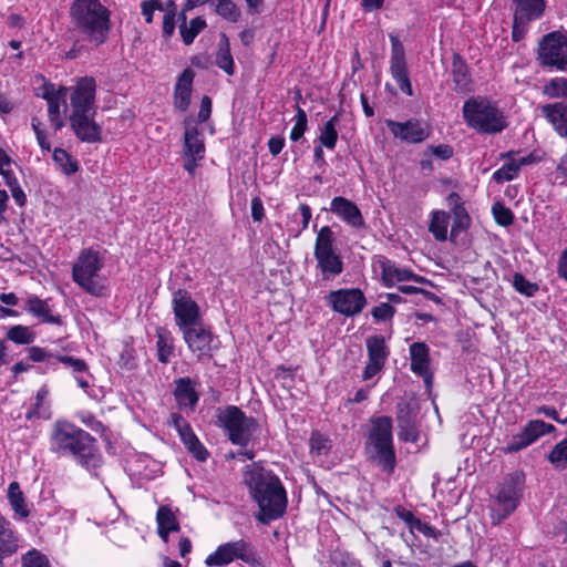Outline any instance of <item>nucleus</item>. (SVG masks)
<instances>
[{
	"instance_id": "nucleus-47",
	"label": "nucleus",
	"mask_w": 567,
	"mask_h": 567,
	"mask_svg": "<svg viewBox=\"0 0 567 567\" xmlns=\"http://www.w3.org/2000/svg\"><path fill=\"white\" fill-rule=\"evenodd\" d=\"M7 338L17 344H30L34 341L35 333L27 326L17 324L8 330Z\"/></svg>"
},
{
	"instance_id": "nucleus-17",
	"label": "nucleus",
	"mask_w": 567,
	"mask_h": 567,
	"mask_svg": "<svg viewBox=\"0 0 567 567\" xmlns=\"http://www.w3.org/2000/svg\"><path fill=\"white\" fill-rule=\"evenodd\" d=\"M329 210L353 229L361 230L367 227L358 205L343 196L334 197L330 203Z\"/></svg>"
},
{
	"instance_id": "nucleus-1",
	"label": "nucleus",
	"mask_w": 567,
	"mask_h": 567,
	"mask_svg": "<svg viewBox=\"0 0 567 567\" xmlns=\"http://www.w3.org/2000/svg\"><path fill=\"white\" fill-rule=\"evenodd\" d=\"M245 483L258 505L259 513L256 518L260 523L268 524L285 514L288 504L287 492L278 476L258 463H251L247 466Z\"/></svg>"
},
{
	"instance_id": "nucleus-53",
	"label": "nucleus",
	"mask_w": 567,
	"mask_h": 567,
	"mask_svg": "<svg viewBox=\"0 0 567 567\" xmlns=\"http://www.w3.org/2000/svg\"><path fill=\"white\" fill-rule=\"evenodd\" d=\"M513 287L516 289V291L526 297H533L539 290L537 284L530 282L519 272H516L513 276Z\"/></svg>"
},
{
	"instance_id": "nucleus-13",
	"label": "nucleus",
	"mask_w": 567,
	"mask_h": 567,
	"mask_svg": "<svg viewBox=\"0 0 567 567\" xmlns=\"http://www.w3.org/2000/svg\"><path fill=\"white\" fill-rule=\"evenodd\" d=\"M96 82L91 76L81 78L70 95L71 113H96Z\"/></svg>"
},
{
	"instance_id": "nucleus-39",
	"label": "nucleus",
	"mask_w": 567,
	"mask_h": 567,
	"mask_svg": "<svg viewBox=\"0 0 567 567\" xmlns=\"http://www.w3.org/2000/svg\"><path fill=\"white\" fill-rule=\"evenodd\" d=\"M48 396L49 388L44 384L38 390L35 401L31 409L25 413V417L29 420L32 417L49 419L51 413L48 404Z\"/></svg>"
},
{
	"instance_id": "nucleus-48",
	"label": "nucleus",
	"mask_w": 567,
	"mask_h": 567,
	"mask_svg": "<svg viewBox=\"0 0 567 567\" xmlns=\"http://www.w3.org/2000/svg\"><path fill=\"white\" fill-rule=\"evenodd\" d=\"M156 346L158 361L167 363L174 353L173 339L166 333L158 332Z\"/></svg>"
},
{
	"instance_id": "nucleus-3",
	"label": "nucleus",
	"mask_w": 567,
	"mask_h": 567,
	"mask_svg": "<svg viewBox=\"0 0 567 567\" xmlns=\"http://www.w3.org/2000/svg\"><path fill=\"white\" fill-rule=\"evenodd\" d=\"M216 424L224 429L229 441L238 445L237 455L252 460L255 450L251 446L254 435L259 431V423L252 416H247L238 406L228 405L218 409Z\"/></svg>"
},
{
	"instance_id": "nucleus-4",
	"label": "nucleus",
	"mask_w": 567,
	"mask_h": 567,
	"mask_svg": "<svg viewBox=\"0 0 567 567\" xmlns=\"http://www.w3.org/2000/svg\"><path fill=\"white\" fill-rule=\"evenodd\" d=\"M525 488V474L515 471L504 477L497 486L491 502V519L494 525H499L511 516L520 504Z\"/></svg>"
},
{
	"instance_id": "nucleus-55",
	"label": "nucleus",
	"mask_w": 567,
	"mask_h": 567,
	"mask_svg": "<svg viewBox=\"0 0 567 567\" xmlns=\"http://www.w3.org/2000/svg\"><path fill=\"white\" fill-rule=\"evenodd\" d=\"M55 359L69 368L74 375L89 371L86 362L82 359L73 358L71 355H56Z\"/></svg>"
},
{
	"instance_id": "nucleus-25",
	"label": "nucleus",
	"mask_w": 567,
	"mask_h": 567,
	"mask_svg": "<svg viewBox=\"0 0 567 567\" xmlns=\"http://www.w3.org/2000/svg\"><path fill=\"white\" fill-rule=\"evenodd\" d=\"M411 370L415 374L423 378L424 382L430 385L432 373L430 371L429 347L423 342H415L410 347Z\"/></svg>"
},
{
	"instance_id": "nucleus-34",
	"label": "nucleus",
	"mask_w": 567,
	"mask_h": 567,
	"mask_svg": "<svg viewBox=\"0 0 567 567\" xmlns=\"http://www.w3.org/2000/svg\"><path fill=\"white\" fill-rule=\"evenodd\" d=\"M25 309L32 316L41 319L43 322L51 324H62V319L60 316H54L51 313L50 307L47 300H42L38 297H31L27 301Z\"/></svg>"
},
{
	"instance_id": "nucleus-19",
	"label": "nucleus",
	"mask_w": 567,
	"mask_h": 567,
	"mask_svg": "<svg viewBox=\"0 0 567 567\" xmlns=\"http://www.w3.org/2000/svg\"><path fill=\"white\" fill-rule=\"evenodd\" d=\"M185 342L189 350L197 353L200 359L204 355H210L213 333L200 324H194L182 330Z\"/></svg>"
},
{
	"instance_id": "nucleus-7",
	"label": "nucleus",
	"mask_w": 567,
	"mask_h": 567,
	"mask_svg": "<svg viewBox=\"0 0 567 567\" xmlns=\"http://www.w3.org/2000/svg\"><path fill=\"white\" fill-rule=\"evenodd\" d=\"M103 268V260L97 250L85 248L81 250L72 267L73 281L85 292L102 297L105 295V286L97 280L99 272Z\"/></svg>"
},
{
	"instance_id": "nucleus-28",
	"label": "nucleus",
	"mask_w": 567,
	"mask_h": 567,
	"mask_svg": "<svg viewBox=\"0 0 567 567\" xmlns=\"http://www.w3.org/2000/svg\"><path fill=\"white\" fill-rule=\"evenodd\" d=\"M19 534L12 524L0 513V567L3 560L19 548Z\"/></svg>"
},
{
	"instance_id": "nucleus-10",
	"label": "nucleus",
	"mask_w": 567,
	"mask_h": 567,
	"mask_svg": "<svg viewBox=\"0 0 567 567\" xmlns=\"http://www.w3.org/2000/svg\"><path fill=\"white\" fill-rule=\"evenodd\" d=\"M237 559L251 566L257 563L256 549L251 543L240 538L221 544L214 553L206 557L205 564L209 567H223Z\"/></svg>"
},
{
	"instance_id": "nucleus-2",
	"label": "nucleus",
	"mask_w": 567,
	"mask_h": 567,
	"mask_svg": "<svg viewBox=\"0 0 567 567\" xmlns=\"http://www.w3.org/2000/svg\"><path fill=\"white\" fill-rule=\"evenodd\" d=\"M70 18L75 29L95 45L103 44L111 31V11L100 0H73Z\"/></svg>"
},
{
	"instance_id": "nucleus-51",
	"label": "nucleus",
	"mask_w": 567,
	"mask_h": 567,
	"mask_svg": "<svg viewBox=\"0 0 567 567\" xmlns=\"http://www.w3.org/2000/svg\"><path fill=\"white\" fill-rule=\"evenodd\" d=\"M543 92L545 95L556 99V97H567V79L566 78H555L551 79L544 85Z\"/></svg>"
},
{
	"instance_id": "nucleus-24",
	"label": "nucleus",
	"mask_w": 567,
	"mask_h": 567,
	"mask_svg": "<svg viewBox=\"0 0 567 567\" xmlns=\"http://www.w3.org/2000/svg\"><path fill=\"white\" fill-rule=\"evenodd\" d=\"M542 115L550 123L554 131L567 140V102L542 105Z\"/></svg>"
},
{
	"instance_id": "nucleus-26",
	"label": "nucleus",
	"mask_w": 567,
	"mask_h": 567,
	"mask_svg": "<svg viewBox=\"0 0 567 567\" xmlns=\"http://www.w3.org/2000/svg\"><path fill=\"white\" fill-rule=\"evenodd\" d=\"M194 78V71L187 68L177 79L174 90V106L181 112H186L190 105Z\"/></svg>"
},
{
	"instance_id": "nucleus-40",
	"label": "nucleus",
	"mask_w": 567,
	"mask_h": 567,
	"mask_svg": "<svg viewBox=\"0 0 567 567\" xmlns=\"http://www.w3.org/2000/svg\"><path fill=\"white\" fill-rule=\"evenodd\" d=\"M179 436L186 449L197 461H206L208 457V452L199 442L190 425L185 431H183Z\"/></svg>"
},
{
	"instance_id": "nucleus-32",
	"label": "nucleus",
	"mask_w": 567,
	"mask_h": 567,
	"mask_svg": "<svg viewBox=\"0 0 567 567\" xmlns=\"http://www.w3.org/2000/svg\"><path fill=\"white\" fill-rule=\"evenodd\" d=\"M205 144L199 130L194 125H186L184 133V156L204 157Z\"/></svg>"
},
{
	"instance_id": "nucleus-36",
	"label": "nucleus",
	"mask_w": 567,
	"mask_h": 567,
	"mask_svg": "<svg viewBox=\"0 0 567 567\" xmlns=\"http://www.w3.org/2000/svg\"><path fill=\"white\" fill-rule=\"evenodd\" d=\"M186 12L184 9L179 13V32L183 39V42L186 45H189L194 42L195 38L202 32L206 27V21L202 17H196L190 20L189 24L186 22Z\"/></svg>"
},
{
	"instance_id": "nucleus-30",
	"label": "nucleus",
	"mask_w": 567,
	"mask_h": 567,
	"mask_svg": "<svg viewBox=\"0 0 567 567\" xmlns=\"http://www.w3.org/2000/svg\"><path fill=\"white\" fill-rule=\"evenodd\" d=\"M451 73L456 92L465 93L471 91L472 79L468 66L458 53L453 54Z\"/></svg>"
},
{
	"instance_id": "nucleus-5",
	"label": "nucleus",
	"mask_w": 567,
	"mask_h": 567,
	"mask_svg": "<svg viewBox=\"0 0 567 567\" xmlns=\"http://www.w3.org/2000/svg\"><path fill=\"white\" fill-rule=\"evenodd\" d=\"M51 440L53 446L75 457L89 458L95 450V439L68 421L55 422Z\"/></svg>"
},
{
	"instance_id": "nucleus-54",
	"label": "nucleus",
	"mask_w": 567,
	"mask_h": 567,
	"mask_svg": "<svg viewBox=\"0 0 567 567\" xmlns=\"http://www.w3.org/2000/svg\"><path fill=\"white\" fill-rule=\"evenodd\" d=\"M495 221L501 226H509L514 221V215L509 208L497 202L492 207Z\"/></svg>"
},
{
	"instance_id": "nucleus-46",
	"label": "nucleus",
	"mask_w": 567,
	"mask_h": 567,
	"mask_svg": "<svg viewBox=\"0 0 567 567\" xmlns=\"http://www.w3.org/2000/svg\"><path fill=\"white\" fill-rule=\"evenodd\" d=\"M215 12L229 22H237L241 12L237 4L231 0H215Z\"/></svg>"
},
{
	"instance_id": "nucleus-41",
	"label": "nucleus",
	"mask_w": 567,
	"mask_h": 567,
	"mask_svg": "<svg viewBox=\"0 0 567 567\" xmlns=\"http://www.w3.org/2000/svg\"><path fill=\"white\" fill-rule=\"evenodd\" d=\"M390 73L402 92L409 96L413 95L406 61L390 62Z\"/></svg>"
},
{
	"instance_id": "nucleus-27",
	"label": "nucleus",
	"mask_w": 567,
	"mask_h": 567,
	"mask_svg": "<svg viewBox=\"0 0 567 567\" xmlns=\"http://www.w3.org/2000/svg\"><path fill=\"white\" fill-rule=\"evenodd\" d=\"M174 396L181 409L194 411L199 400L195 381L188 377L175 380Z\"/></svg>"
},
{
	"instance_id": "nucleus-9",
	"label": "nucleus",
	"mask_w": 567,
	"mask_h": 567,
	"mask_svg": "<svg viewBox=\"0 0 567 567\" xmlns=\"http://www.w3.org/2000/svg\"><path fill=\"white\" fill-rule=\"evenodd\" d=\"M367 447L377 461H395L392 441V419L386 415L372 417Z\"/></svg>"
},
{
	"instance_id": "nucleus-16",
	"label": "nucleus",
	"mask_w": 567,
	"mask_h": 567,
	"mask_svg": "<svg viewBox=\"0 0 567 567\" xmlns=\"http://www.w3.org/2000/svg\"><path fill=\"white\" fill-rule=\"evenodd\" d=\"M398 437L401 441L416 443L420 440V431L416 423V412L408 400H401L396 404Z\"/></svg>"
},
{
	"instance_id": "nucleus-20",
	"label": "nucleus",
	"mask_w": 567,
	"mask_h": 567,
	"mask_svg": "<svg viewBox=\"0 0 567 567\" xmlns=\"http://www.w3.org/2000/svg\"><path fill=\"white\" fill-rule=\"evenodd\" d=\"M450 207L453 224L451 227L450 239L455 241L461 233L466 231L471 227V216L468 215L464 202L456 192H452L446 197Z\"/></svg>"
},
{
	"instance_id": "nucleus-31",
	"label": "nucleus",
	"mask_w": 567,
	"mask_h": 567,
	"mask_svg": "<svg viewBox=\"0 0 567 567\" xmlns=\"http://www.w3.org/2000/svg\"><path fill=\"white\" fill-rule=\"evenodd\" d=\"M158 536L167 543L168 535L179 529L176 512L168 505H161L156 513Z\"/></svg>"
},
{
	"instance_id": "nucleus-42",
	"label": "nucleus",
	"mask_w": 567,
	"mask_h": 567,
	"mask_svg": "<svg viewBox=\"0 0 567 567\" xmlns=\"http://www.w3.org/2000/svg\"><path fill=\"white\" fill-rule=\"evenodd\" d=\"M339 121V115H333L329 121H327L323 126L320 128L319 133V143L321 146L332 151L336 148L338 142V131L337 123Z\"/></svg>"
},
{
	"instance_id": "nucleus-59",
	"label": "nucleus",
	"mask_w": 567,
	"mask_h": 567,
	"mask_svg": "<svg viewBox=\"0 0 567 567\" xmlns=\"http://www.w3.org/2000/svg\"><path fill=\"white\" fill-rule=\"evenodd\" d=\"M410 532L412 534L421 533L424 536H426L429 538H433V539H437L441 535V533L437 529H435L433 526H431L426 523H423L419 518H416L415 522L412 524V526L410 527Z\"/></svg>"
},
{
	"instance_id": "nucleus-37",
	"label": "nucleus",
	"mask_w": 567,
	"mask_h": 567,
	"mask_svg": "<svg viewBox=\"0 0 567 567\" xmlns=\"http://www.w3.org/2000/svg\"><path fill=\"white\" fill-rule=\"evenodd\" d=\"M367 350L370 362L385 364L389 355V350L385 344L384 338L381 336H373L367 339Z\"/></svg>"
},
{
	"instance_id": "nucleus-62",
	"label": "nucleus",
	"mask_w": 567,
	"mask_h": 567,
	"mask_svg": "<svg viewBox=\"0 0 567 567\" xmlns=\"http://www.w3.org/2000/svg\"><path fill=\"white\" fill-rule=\"evenodd\" d=\"M391 41V59L390 62L405 61L404 47L398 37L390 34Z\"/></svg>"
},
{
	"instance_id": "nucleus-57",
	"label": "nucleus",
	"mask_w": 567,
	"mask_h": 567,
	"mask_svg": "<svg viewBox=\"0 0 567 567\" xmlns=\"http://www.w3.org/2000/svg\"><path fill=\"white\" fill-rule=\"evenodd\" d=\"M532 443L527 437H525L524 433L520 431L519 433L512 436L509 442L503 447V451L506 453L518 452L523 449H526Z\"/></svg>"
},
{
	"instance_id": "nucleus-23",
	"label": "nucleus",
	"mask_w": 567,
	"mask_h": 567,
	"mask_svg": "<svg viewBox=\"0 0 567 567\" xmlns=\"http://www.w3.org/2000/svg\"><path fill=\"white\" fill-rule=\"evenodd\" d=\"M514 17L520 24H529L539 20L545 12V0H512Z\"/></svg>"
},
{
	"instance_id": "nucleus-12",
	"label": "nucleus",
	"mask_w": 567,
	"mask_h": 567,
	"mask_svg": "<svg viewBox=\"0 0 567 567\" xmlns=\"http://www.w3.org/2000/svg\"><path fill=\"white\" fill-rule=\"evenodd\" d=\"M330 308L346 317L359 315L367 306L363 291L359 288H343L330 291L327 297Z\"/></svg>"
},
{
	"instance_id": "nucleus-29",
	"label": "nucleus",
	"mask_w": 567,
	"mask_h": 567,
	"mask_svg": "<svg viewBox=\"0 0 567 567\" xmlns=\"http://www.w3.org/2000/svg\"><path fill=\"white\" fill-rule=\"evenodd\" d=\"M125 472L130 476L132 483L142 487L144 483L152 481L162 475V463H127Z\"/></svg>"
},
{
	"instance_id": "nucleus-45",
	"label": "nucleus",
	"mask_w": 567,
	"mask_h": 567,
	"mask_svg": "<svg viewBox=\"0 0 567 567\" xmlns=\"http://www.w3.org/2000/svg\"><path fill=\"white\" fill-rule=\"evenodd\" d=\"M527 163L528 159L526 157H523L519 161L512 159L508 163L503 164L501 168L494 172L493 179L499 184L509 182L517 176L520 167Z\"/></svg>"
},
{
	"instance_id": "nucleus-52",
	"label": "nucleus",
	"mask_w": 567,
	"mask_h": 567,
	"mask_svg": "<svg viewBox=\"0 0 567 567\" xmlns=\"http://www.w3.org/2000/svg\"><path fill=\"white\" fill-rule=\"evenodd\" d=\"M21 564L22 567H51L49 558L34 548L22 556Z\"/></svg>"
},
{
	"instance_id": "nucleus-60",
	"label": "nucleus",
	"mask_w": 567,
	"mask_h": 567,
	"mask_svg": "<svg viewBox=\"0 0 567 567\" xmlns=\"http://www.w3.org/2000/svg\"><path fill=\"white\" fill-rule=\"evenodd\" d=\"M395 313V308L390 303L382 302L379 306H375L371 315L377 321H384L391 319Z\"/></svg>"
},
{
	"instance_id": "nucleus-44",
	"label": "nucleus",
	"mask_w": 567,
	"mask_h": 567,
	"mask_svg": "<svg viewBox=\"0 0 567 567\" xmlns=\"http://www.w3.org/2000/svg\"><path fill=\"white\" fill-rule=\"evenodd\" d=\"M555 430L556 429L553 424L537 419L527 422L522 429V432L524 433L525 437H527V440H529V442L533 444L540 436L553 433Z\"/></svg>"
},
{
	"instance_id": "nucleus-35",
	"label": "nucleus",
	"mask_w": 567,
	"mask_h": 567,
	"mask_svg": "<svg viewBox=\"0 0 567 567\" xmlns=\"http://www.w3.org/2000/svg\"><path fill=\"white\" fill-rule=\"evenodd\" d=\"M451 215L445 210H433L429 224V231L437 241H445L449 238V226Z\"/></svg>"
},
{
	"instance_id": "nucleus-21",
	"label": "nucleus",
	"mask_w": 567,
	"mask_h": 567,
	"mask_svg": "<svg viewBox=\"0 0 567 567\" xmlns=\"http://www.w3.org/2000/svg\"><path fill=\"white\" fill-rule=\"evenodd\" d=\"M381 276L386 287H392L396 282L414 281L417 284L426 282V279L420 275L414 274L408 268L399 267L394 261L381 257L379 260Z\"/></svg>"
},
{
	"instance_id": "nucleus-43",
	"label": "nucleus",
	"mask_w": 567,
	"mask_h": 567,
	"mask_svg": "<svg viewBox=\"0 0 567 567\" xmlns=\"http://www.w3.org/2000/svg\"><path fill=\"white\" fill-rule=\"evenodd\" d=\"M52 157L55 165L66 176L75 174L80 168L79 162L63 148L56 147L53 151Z\"/></svg>"
},
{
	"instance_id": "nucleus-63",
	"label": "nucleus",
	"mask_w": 567,
	"mask_h": 567,
	"mask_svg": "<svg viewBox=\"0 0 567 567\" xmlns=\"http://www.w3.org/2000/svg\"><path fill=\"white\" fill-rule=\"evenodd\" d=\"M549 461H567V437L556 444L549 454Z\"/></svg>"
},
{
	"instance_id": "nucleus-11",
	"label": "nucleus",
	"mask_w": 567,
	"mask_h": 567,
	"mask_svg": "<svg viewBox=\"0 0 567 567\" xmlns=\"http://www.w3.org/2000/svg\"><path fill=\"white\" fill-rule=\"evenodd\" d=\"M537 60L543 66L567 71V37L558 31L543 37L538 44Z\"/></svg>"
},
{
	"instance_id": "nucleus-15",
	"label": "nucleus",
	"mask_w": 567,
	"mask_h": 567,
	"mask_svg": "<svg viewBox=\"0 0 567 567\" xmlns=\"http://www.w3.org/2000/svg\"><path fill=\"white\" fill-rule=\"evenodd\" d=\"M385 125L395 138L406 143H421L430 136V127L420 120L412 118L398 122L388 118Z\"/></svg>"
},
{
	"instance_id": "nucleus-58",
	"label": "nucleus",
	"mask_w": 567,
	"mask_h": 567,
	"mask_svg": "<svg viewBox=\"0 0 567 567\" xmlns=\"http://www.w3.org/2000/svg\"><path fill=\"white\" fill-rule=\"evenodd\" d=\"M31 126H32V130H33V132L35 134L38 144L41 147V150L44 151V152H50L51 151V143L48 140V135H47L45 131L41 128L40 120L37 118V117H33L32 121H31Z\"/></svg>"
},
{
	"instance_id": "nucleus-14",
	"label": "nucleus",
	"mask_w": 567,
	"mask_h": 567,
	"mask_svg": "<svg viewBox=\"0 0 567 567\" xmlns=\"http://www.w3.org/2000/svg\"><path fill=\"white\" fill-rule=\"evenodd\" d=\"M172 305L175 322L181 330L197 323L200 316L199 307L188 291L176 290L173 293Z\"/></svg>"
},
{
	"instance_id": "nucleus-50",
	"label": "nucleus",
	"mask_w": 567,
	"mask_h": 567,
	"mask_svg": "<svg viewBox=\"0 0 567 567\" xmlns=\"http://www.w3.org/2000/svg\"><path fill=\"white\" fill-rule=\"evenodd\" d=\"M331 449V443L328 437L319 432H312L310 437V450L313 457L326 456Z\"/></svg>"
},
{
	"instance_id": "nucleus-56",
	"label": "nucleus",
	"mask_w": 567,
	"mask_h": 567,
	"mask_svg": "<svg viewBox=\"0 0 567 567\" xmlns=\"http://www.w3.org/2000/svg\"><path fill=\"white\" fill-rule=\"evenodd\" d=\"M76 417L93 432L99 433L102 436L105 434L106 427L91 412L81 411L76 414Z\"/></svg>"
},
{
	"instance_id": "nucleus-33",
	"label": "nucleus",
	"mask_w": 567,
	"mask_h": 567,
	"mask_svg": "<svg viewBox=\"0 0 567 567\" xmlns=\"http://www.w3.org/2000/svg\"><path fill=\"white\" fill-rule=\"evenodd\" d=\"M8 502L11 509L13 511V517L16 519H25L30 515V509L25 502L23 492L20 488L19 483L12 482L8 486L7 492Z\"/></svg>"
},
{
	"instance_id": "nucleus-8",
	"label": "nucleus",
	"mask_w": 567,
	"mask_h": 567,
	"mask_svg": "<svg viewBox=\"0 0 567 567\" xmlns=\"http://www.w3.org/2000/svg\"><path fill=\"white\" fill-rule=\"evenodd\" d=\"M334 233L323 226L317 234L313 255L322 280H332L344 269L341 255L334 248Z\"/></svg>"
},
{
	"instance_id": "nucleus-22",
	"label": "nucleus",
	"mask_w": 567,
	"mask_h": 567,
	"mask_svg": "<svg viewBox=\"0 0 567 567\" xmlns=\"http://www.w3.org/2000/svg\"><path fill=\"white\" fill-rule=\"evenodd\" d=\"M65 91V89H61L59 91H47L43 94L48 102V117L55 132L60 131L65 124L64 118L68 110Z\"/></svg>"
},
{
	"instance_id": "nucleus-18",
	"label": "nucleus",
	"mask_w": 567,
	"mask_h": 567,
	"mask_svg": "<svg viewBox=\"0 0 567 567\" xmlns=\"http://www.w3.org/2000/svg\"><path fill=\"white\" fill-rule=\"evenodd\" d=\"M96 113H71L70 124L79 140L86 143L101 141V126L94 121Z\"/></svg>"
},
{
	"instance_id": "nucleus-61",
	"label": "nucleus",
	"mask_w": 567,
	"mask_h": 567,
	"mask_svg": "<svg viewBox=\"0 0 567 567\" xmlns=\"http://www.w3.org/2000/svg\"><path fill=\"white\" fill-rule=\"evenodd\" d=\"M163 3L161 0H145L141 3L142 14L145 18L146 23L153 21V13L155 10H162Z\"/></svg>"
},
{
	"instance_id": "nucleus-49",
	"label": "nucleus",
	"mask_w": 567,
	"mask_h": 567,
	"mask_svg": "<svg viewBox=\"0 0 567 567\" xmlns=\"http://www.w3.org/2000/svg\"><path fill=\"white\" fill-rule=\"evenodd\" d=\"M293 126L290 132V140L293 142L299 141L308 128V117L305 110L296 105V115L293 117Z\"/></svg>"
},
{
	"instance_id": "nucleus-6",
	"label": "nucleus",
	"mask_w": 567,
	"mask_h": 567,
	"mask_svg": "<svg viewBox=\"0 0 567 567\" xmlns=\"http://www.w3.org/2000/svg\"><path fill=\"white\" fill-rule=\"evenodd\" d=\"M463 117L470 127L482 133H498L506 127L502 113L484 97L468 99L463 105Z\"/></svg>"
},
{
	"instance_id": "nucleus-38",
	"label": "nucleus",
	"mask_w": 567,
	"mask_h": 567,
	"mask_svg": "<svg viewBox=\"0 0 567 567\" xmlns=\"http://www.w3.org/2000/svg\"><path fill=\"white\" fill-rule=\"evenodd\" d=\"M216 64L219 69L224 70L228 75H233L235 72V63L230 53L229 39L225 33H221L220 41L218 43V51L216 54Z\"/></svg>"
},
{
	"instance_id": "nucleus-64",
	"label": "nucleus",
	"mask_w": 567,
	"mask_h": 567,
	"mask_svg": "<svg viewBox=\"0 0 567 567\" xmlns=\"http://www.w3.org/2000/svg\"><path fill=\"white\" fill-rule=\"evenodd\" d=\"M28 358L33 362H43L51 358L52 355L48 353L43 348L40 347H30L28 350Z\"/></svg>"
}]
</instances>
